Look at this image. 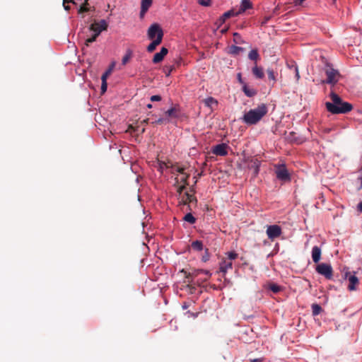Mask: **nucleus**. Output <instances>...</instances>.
I'll return each mask as SVG.
<instances>
[{"label":"nucleus","instance_id":"nucleus-1","mask_svg":"<svg viewBox=\"0 0 362 362\" xmlns=\"http://www.w3.org/2000/svg\"><path fill=\"white\" fill-rule=\"evenodd\" d=\"M329 96L332 102H326L325 107L332 114H345L353 109L351 103L344 102L337 93L332 92Z\"/></svg>","mask_w":362,"mask_h":362},{"label":"nucleus","instance_id":"nucleus-2","mask_svg":"<svg viewBox=\"0 0 362 362\" xmlns=\"http://www.w3.org/2000/svg\"><path fill=\"white\" fill-rule=\"evenodd\" d=\"M267 111L266 105L261 104L257 108L245 112L243 117V121L247 125L256 124L267 115Z\"/></svg>","mask_w":362,"mask_h":362},{"label":"nucleus","instance_id":"nucleus-3","mask_svg":"<svg viewBox=\"0 0 362 362\" xmlns=\"http://www.w3.org/2000/svg\"><path fill=\"white\" fill-rule=\"evenodd\" d=\"M147 35L149 40L158 39L163 40V32L160 26L158 23L152 24L148 29Z\"/></svg>","mask_w":362,"mask_h":362},{"label":"nucleus","instance_id":"nucleus-4","mask_svg":"<svg viewBox=\"0 0 362 362\" xmlns=\"http://www.w3.org/2000/svg\"><path fill=\"white\" fill-rule=\"evenodd\" d=\"M316 272L322 276H324L327 279H332L333 269L329 264L321 263L318 264L316 267Z\"/></svg>","mask_w":362,"mask_h":362},{"label":"nucleus","instance_id":"nucleus-5","mask_svg":"<svg viewBox=\"0 0 362 362\" xmlns=\"http://www.w3.org/2000/svg\"><path fill=\"white\" fill-rule=\"evenodd\" d=\"M108 24L105 20L95 21L90 25L89 29L95 33L96 36H99L100 33L107 29Z\"/></svg>","mask_w":362,"mask_h":362},{"label":"nucleus","instance_id":"nucleus-6","mask_svg":"<svg viewBox=\"0 0 362 362\" xmlns=\"http://www.w3.org/2000/svg\"><path fill=\"white\" fill-rule=\"evenodd\" d=\"M266 233L269 239L273 240L280 236L281 234V228L278 225L268 226Z\"/></svg>","mask_w":362,"mask_h":362},{"label":"nucleus","instance_id":"nucleus-7","mask_svg":"<svg viewBox=\"0 0 362 362\" xmlns=\"http://www.w3.org/2000/svg\"><path fill=\"white\" fill-rule=\"evenodd\" d=\"M276 177L282 181H287L290 180V176L285 165H279L276 169Z\"/></svg>","mask_w":362,"mask_h":362},{"label":"nucleus","instance_id":"nucleus-8","mask_svg":"<svg viewBox=\"0 0 362 362\" xmlns=\"http://www.w3.org/2000/svg\"><path fill=\"white\" fill-rule=\"evenodd\" d=\"M327 79L325 82L329 84H334L337 82V76H338L339 73L337 70L329 67L325 71Z\"/></svg>","mask_w":362,"mask_h":362},{"label":"nucleus","instance_id":"nucleus-9","mask_svg":"<svg viewBox=\"0 0 362 362\" xmlns=\"http://www.w3.org/2000/svg\"><path fill=\"white\" fill-rule=\"evenodd\" d=\"M345 278L349 281L348 289L349 291H355L356 289V286L359 283L358 277L356 276L355 274H351L349 272H346L345 274Z\"/></svg>","mask_w":362,"mask_h":362},{"label":"nucleus","instance_id":"nucleus-10","mask_svg":"<svg viewBox=\"0 0 362 362\" xmlns=\"http://www.w3.org/2000/svg\"><path fill=\"white\" fill-rule=\"evenodd\" d=\"M194 202L195 204L197 202L196 197L189 194V192H185L182 196L181 201L180 202V205H188L189 209L191 210L189 204Z\"/></svg>","mask_w":362,"mask_h":362},{"label":"nucleus","instance_id":"nucleus-11","mask_svg":"<svg viewBox=\"0 0 362 362\" xmlns=\"http://www.w3.org/2000/svg\"><path fill=\"white\" fill-rule=\"evenodd\" d=\"M228 146L226 144H218L214 147L212 153L216 156H225L228 154Z\"/></svg>","mask_w":362,"mask_h":362},{"label":"nucleus","instance_id":"nucleus-12","mask_svg":"<svg viewBox=\"0 0 362 362\" xmlns=\"http://www.w3.org/2000/svg\"><path fill=\"white\" fill-rule=\"evenodd\" d=\"M153 4V0H141V11L139 13L140 18H143L149 9V8Z\"/></svg>","mask_w":362,"mask_h":362},{"label":"nucleus","instance_id":"nucleus-13","mask_svg":"<svg viewBox=\"0 0 362 362\" xmlns=\"http://www.w3.org/2000/svg\"><path fill=\"white\" fill-rule=\"evenodd\" d=\"M168 50L165 47H162L160 51L154 54L152 62L154 64H158L162 62L164 57L167 55Z\"/></svg>","mask_w":362,"mask_h":362},{"label":"nucleus","instance_id":"nucleus-14","mask_svg":"<svg viewBox=\"0 0 362 362\" xmlns=\"http://www.w3.org/2000/svg\"><path fill=\"white\" fill-rule=\"evenodd\" d=\"M233 267V262L230 260L223 258L220 262L219 272L225 274L228 269Z\"/></svg>","mask_w":362,"mask_h":362},{"label":"nucleus","instance_id":"nucleus-15","mask_svg":"<svg viewBox=\"0 0 362 362\" xmlns=\"http://www.w3.org/2000/svg\"><path fill=\"white\" fill-rule=\"evenodd\" d=\"M181 272H185V274H186V278L188 279V282H191L192 281V278L193 277L197 276L199 274H202V273H204V274H205L206 275H209V276L211 275V274H210V272L209 271L204 270V269H199V270L195 271L193 273H188V274H187V272H185L184 269H182Z\"/></svg>","mask_w":362,"mask_h":362},{"label":"nucleus","instance_id":"nucleus-16","mask_svg":"<svg viewBox=\"0 0 362 362\" xmlns=\"http://www.w3.org/2000/svg\"><path fill=\"white\" fill-rule=\"evenodd\" d=\"M321 258V249L318 246H314L312 249V259L315 263H318Z\"/></svg>","mask_w":362,"mask_h":362},{"label":"nucleus","instance_id":"nucleus-17","mask_svg":"<svg viewBox=\"0 0 362 362\" xmlns=\"http://www.w3.org/2000/svg\"><path fill=\"white\" fill-rule=\"evenodd\" d=\"M189 177V175L185 173L180 175V177H175V185H188L187 180Z\"/></svg>","mask_w":362,"mask_h":362},{"label":"nucleus","instance_id":"nucleus-18","mask_svg":"<svg viewBox=\"0 0 362 362\" xmlns=\"http://www.w3.org/2000/svg\"><path fill=\"white\" fill-rule=\"evenodd\" d=\"M239 14H240V12H238V11H235L234 9H231L230 11L225 12L222 15V16L220 18V21H221V23H224L227 18H229L232 16H237Z\"/></svg>","mask_w":362,"mask_h":362},{"label":"nucleus","instance_id":"nucleus-19","mask_svg":"<svg viewBox=\"0 0 362 362\" xmlns=\"http://www.w3.org/2000/svg\"><path fill=\"white\" fill-rule=\"evenodd\" d=\"M252 4L250 0H241L240 7L238 10L240 14L245 12L246 10L251 8Z\"/></svg>","mask_w":362,"mask_h":362},{"label":"nucleus","instance_id":"nucleus-20","mask_svg":"<svg viewBox=\"0 0 362 362\" xmlns=\"http://www.w3.org/2000/svg\"><path fill=\"white\" fill-rule=\"evenodd\" d=\"M151 40L152 42L148 45L146 49L148 52H153L156 49L157 46L162 42L160 37L158 39Z\"/></svg>","mask_w":362,"mask_h":362},{"label":"nucleus","instance_id":"nucleus-21","mask_svg":"<svg viewBox=\"0 0 362 362\" xmlns=\"http://www.w3.org/2000/svg\"><path fill=\"white\" fill-rule=\"evenodd\" d=\"M243 90L247 97H253L257 94V91L248 87L246 84H243Z\"/></svg>","mask_w":362,"mask_h":362},{"label":"nucleus","instance_id":"nucleus-22","mask_svg":"<svg viewBox=\"0 0 362 362\" xmlns=\"http://www.w3.org/2000/svg\"><path fill=\"white\" fill-rule=\"evenodd\" d=\"M115 62H112L110 65L109 66V68L105 71V72L102 75L101 79H106L110 76V75L112 74L115 66Z\"/></svg>","mask_w":362,"mask_h":362},{"label":"nucleus","instance_id":"nucleus-23","mask_svg":"<svg viewBox=\"0 0 362 362\" xmlns=\"http://www.w3.org/2000/svg\"><path fill=\"white\" fill-rule=\"evenodd\" d=\"M252 74L257 78H262L264 77V72L262 69L261 67H258L257 66H255L252 68Z\"/></svg>","mask_w":362,"mask_h":362},{"label":"nucleus","instance_id":"nucleus-24","mask_svg":"<svg viewBox=\"0 0 362 362\" xmlns=\"http://www.w3.org/2000/svg\"><path fill=\"white\" fill-rule=\"evenodd\" d=\"M132 56H133L132 50H131L129 49H127L126 51L125 55L123 57V58L122 59V65H125L126 64H127L129 62V61L132 59Z\"/></svg>","mask_w":362,"mask_h":362},{"label":"nucleus","instance_id":"nucleus-25","mask_svg":"<svg viewBox=\"0 0 362 362\" xmlns=\"http://www.w3.org/2000/svg\"><path fill=\"white\" fill-rule=\"evenodd\" d=\"M204 103L205 105H206L207 107H209L211 108L213 107L214 105H217V104H218L217 100L212 97H209V98H206L204 100Z\"/></svg>","mask_w":362,"mask_h":362},{"label":"nucleus","instance_id":"nucleus-26","mask_svg":"<svg viewBox=\"0 0 362 362\" xmlns=\"http://www.w3.org/2000/svg\"><path fill=\"white\" fill-rule=\"evenodd\" d=\"M191 247L194 250L201 251L203 250V243L200 240H195L192 243Z\"/></svg>","mask_w":362,"mask_h":362},{"label":"nucleus","instance_id":"nucleus-27","mask_svg":"<svg viewBox=\"0 0 362 362\" xmlns=\"http://www.w3.org/2000/svg\"><path fill=\"white\" fill-rule=\"evenodd\" d=\"M183 220L190 224H194L196 222V218L191 213H187L184 217Z\"/></svg>","mask_w":362,"mask_h":362},{"label":"nucleus","instance_id":"nucleus-28","mask_svg":"<svg viewBox=\"0 0 362 362\" xmlns=\"http://www.w3.org/2000/svg\"><path fill=\"white\" fill-rule=\"evenodd\" d=\"M259 161L258 160H255L250 166V168L254 170V174L256 175L258 174L259 170Z\"/></svg>","mask_w":362,"mask_h":362},{"label":"nucleus","instance_id":"nucleus-29","mask_svg":"<svg viewBox=\"0 0 362 362\" xmlns=\"http://www.w3.org/2000/svg\"><path fill=\"white\" fill-rule=\"evenodd\" d=\"M259 54L257 49H252L248 54V57L251 60L256 61L259 59Z\"/></svg>","mask_w":362,"mask_h":362},{"label":"nucleus","instance_id":"nucleus-30","mask_svg":"<svg viewBox=\"0 0 362 362\" xmlns=\"http://www.w3.org/2000/svg\"><path fill=\"white\" fill-rule=\"evenodd\" d=\"M322 310V309L320 305H318V304H313L312 305V311H313V315H319L321 313Z\"/></svg>","mask_w":362,"mask_h":362},{"label":"nucleus","instance_id":"nucleus-31","mask_svg":"<svg viewBox=\"0 0 362 362\" xmlns=\"http://www.w3.org/2000/svg\"><path fill=\"white\" fill-rule=\"evenodd\" d=\"M165 115L169 117H177V110L175 107H172L165 112Z\"/></svg>","mask_w":362,"mask_h":362},{"label":"nucleus","instance_id":"nucleus-32","mask_svg":"<svg viewBox=\"0 0 362 362\" xmlns=\"http://www.w3.org/2000/svg\"><path fill=\"white\" fill-rule=\"evenodd\" d=\"M243 51V48L235 45H232L230 47V53L233 54H238L240 52Z\"/></svg>","mask_w":362,"mask_h":362},{"label":"nucleus","instance_id":"nucleus-33","mask_svg":"<svg viewBox=\"0 0 362 362\" xmlns=\"http://www.w3.org/2000/svg\"><path fill=\"white\" fill-rule=\"evenodd\" d=\"M226 255L227 257L226 259L230 260V262H232L233 259H235L238 257V253L234 251L227 252Z\"/></svg>","mask_w":362,"mask_h":362},{"label":"nucleus","instance_id":"nucleus-34","mask_svg":"<svg viewBox=\"0 0 362 362\" xmlns=\"http://www.w3.org/2000/svg\"><path fill=\"white\" fill-rule=\"evenodd\" d=\"M173 173H178L180 175L185 173V168L177 165L173 166Z\"/></svg>","mask_w":362,"mask_h":362},{"label":"nucleus","instance_id":"nucleus-35","mask_svg":"<svg viewBox=\"0 0 362 362\" xmlns=\"http://www.w3.org/2000/svg\"><path fill=\"white\" fill-rule=\"evenodd\" d=\"M88 0H86L85 2L78 9V13H81L83 12H88L89 11V8L88 7Z\"/></svg>","mask_w":362,"mask_h":362},{"label":"nucleus","instance_id":"nucleus-36","mask_svg":"<svg viewBox=\"0 0 362 362\" xmlns=\"http://www.w3.org/2000/svg\"><path fill=\"white\" fill-rule=\"evenodd\" d=\"M98 36L95 35V33L93 35L92 37L88 38L85 42V45L88 47L89 45L93 42H95Z\"/></svg>","mask_w":362,"mask_h":362},{"label":"nucleus","instance_id":"nucleus-37","mask_svg":"<svg viewBox=\"0 0 362 362\" xmlns=\"http://www.w3.org/2000/svg\"><path fill=\"white\" fill-rule=\"evenodd\" d=\"M269 288L272 291H273L275 293H278L280 291V287L275 284H271Z\"/></svg>","mask_w":362,"mask_h":362},{"label":"nucleus","instance_id":"nucleus-38","mask_svg":"<svg viewBox=\"0 0 362 362\" xmlns=\"http://www.w3.org/2000/svg\"><path fill=\"white\" fill-rule=\"evenodd\" d=\"M233 41L236 44L241 43L242 42L241 36L238 33H234V35H233Z\"/></svg>","mask_w":362,"mask_h":362},{"label":"nucleus","instance_id":"nucleus-39","mask_svg":"<svg viewBox=\"0 0 362 362\" xmlns=\"http://www.w3.org/2000/svg\"><path fill=\"white\" fill-rule=\"evenodd\" d=\"M102 80V85H101V91L103 93H104L107 90V83L106 79H101Z\"/></svg>","mask_w":362,"mask_h":362},{"label":"nucleus","instance_id":"nucleus-40","mask_svg":"<svg viewBox=\"0 0 362 362\" xmlns=\"http://www.w3.org/2000/svg\"><path fill=\"white\" fill-rule=\"evenodd\" d=\"M198 3L204 6H209L211 3V0H199Z\"/></svg>","mask_w":362,"mask_h":362},{"label":"nucleus","instance_id":"nucleus-41","mask_svg":"<svg viewBox=\"0 0 362 362\" xmlns=\"http://www.w3.org/2000/svg\"><path fill=\"white\" fill-rule=\"evenodd\" d=\"M175 186L177 187V192L179 194H181L186 187V186L183 185H176Z\"/></svg>","mask_w":362,"mask_h":362},{"label":"nucleus","instance_id":"nucleus-42","mask_svg":"<svg viewBox=\"0 0 362 362\" xmlns=\"http://www.w3.org/2000/svg\"><path fill=\"white\" fill-rule=\"evenodd\" d=\"M185 315L188 317V318H190V317H193V318H195L197 317L198 315V313H192L191 311H187L185 313Z\"/></svg>","mask_w":362,"mask_h":362},{"label":"nucleus","instance_id":"nucleus-43","mask_svg":"<svg viewBox=\"0 0 362 362\" xmlns=\"http://www.w3.org/2000/svg\"><path fill=\"white\" fill-rule=\"evenodd\" d=\"M267 74H268L269 79L273 80V81L275 80L274 74L272 70H270V69L267 70Z\"/></svg>","mask_w":362,"mask_h":362},{"label":"nucleus","instance_id":"nucleus-44","mask_svg":"<svg viewBox=\"0 0 362 362\" xmlns=\"http://www.w3.org/2000/svg\"><path fill=\"white\" fill-rule=\"evenodd\" d=\"M150 100L151 102L160 101V100H161V97L158 95H152L151 97Z\"/></svg>","mask_w":362,"mask_h":362},{"label":"nucleus","instance_id":"nucleus-45","mask_svg":"<svg viewBox=\"0 0 362 362\" xmlns=\"http://www.w3.org/2000/svg\"><path fill=\"white\" fill-rule=\"evenodd\" d=\"M68 3H69V0H63V6L66 11L70 10V6L67 5Z\"/></svg>","mask_w":362,"mask_h":362},{"label":"nucleus","instance_id":"nucleus-46","mask_svg":"<svg viewBox=\"0 0 362 362\" xmlns=\"http://www.w3.org/2000/svg\"><path fill=\"white\" fill-rule=\"evenodd\" d=\"M209 259V255L208 253V249H206L205 250V255L202 257V260L204 262H206Z\"/></svg>","mask_w":362,"mask_h":362},{"label":"nucleus","instance_id":"nucleus-47","mask_svg":"<svg viewBox=\"0 0 362 362\" xmlns=\"http://www.w3.org/2000/svg\"><path fill=\"white\" fill-rule=\"evenodd\" d=\"M264 360V358H258L255 359H250V362H263Z\"/></svg>","mask_w":362,"mask_h":362},{"label":"nucleus","instance_id":"nucleus-48","mask_svg":"<svg viewBox=\"0 0 362 362\" xmlns=\"http://www.w3.org/2000/svg\"><path fill=\"white\" fill-rule=\"evenodd\" d=\"M164 122V119L163 118H159L158 119L156 120L155 122H152L153 124H163Z\"/></svg>","mask_w":362,"mask_h":362},{"label":"nucleus","instance_id":"nucleus-49","mask_svg":"<svg viewBox=\"0 0 362 362\" xmlns=\"http://www.w3.org/2000/svg\"><path fill=\"white\" fill-rule=\"evenodd\" d=\"M305 0H296V8L302 6Z\"/></svg>","mask_w":362,"mask_h":362},{"label":"nucleus","instance_id":"nucleus-50","mask_svg":"<svg viewBox=\"0 0 362 362\" xmlns=\"http://www.w3.org/2000/svg\"><path fill=\"white\" fill-rule=\"evenodd\" d=\"M358 211L362 213V202H359L357 206Z\"/></svg>","mask_w":362,"mask_h":362},{"label":"nucleus","instance_id":"nucleus-51","mask_svg":"<svg viewBox=\"0 0 362 362\" xmlns=\"http://www.w3.org/2000/svg\"><path fill=\"white\" fill-rule=\"evenodd\" d=\"M238 79L240 81V83H243V81L241 78V74H238Z\"/></svg>","mask_w":362,"mask_h":362},{"label":"nucleus","instance_id":"nucleus-52","mask_svg":"<svg viewBox=\"0 0 362 362\" xmlns=\"http://www.w3.org/2000/svg\"><path fill=\"white\" fill-rule=\"evenodd\" d=\"M148 119H146L143 120V121L141 122V123H142V124H147V123H148Z\"/></svg>","mask_w":362,"mask_h":362},{"label":"nucleus","instance_id":"nucleus-53","mask_svg":"<svg viewBox=\"0 0 362 362\" xmlns=\"http://www.w3.org/2000/svg\"><path fill=\"white\" fill-rule=\"evenodd\" d=\"M188 308V305L186 303H184L182 305L183 309H187Z\"/></svg>","mask_w":362,"mask_h":362},{"label":"nucleus","instance_id":"nucleus-54","mask_svg":"<svg viewBox=\"0 0 362 362\" xmlns=\"http://www.w3.org/2000/svg\"><path fill=\"white\" fill-rule=\"evenodd\" d=\"M296 77H297L298 78H299L298 72V70L296 68Z\"/></svg>","mask_w":362,"mask_h":362},{"label":"nucleus","instance_id":"nucleus-55","mask_svg":"<svg viewBox=\"0 0 362 362\" xmlns=\"http://www.w3.org/2000/svg\"><path fill=\"white\" fill-rule=\"evenodd\" d=\"M269 20V17L266 18H265V20L263 21V23H266Z\"/></svg>","mask_w":362,"mask_h":362},{"label":"nucleus","instance_id":"nucleus-56","mask_svg":"<svg viewBox=\"0 0 362 362\" xmlns=\"http://www.w3.org/2000/svg\"><path fill=\"white\" fill-rule=\"evenodd\" d=\"M146 106L149 109L152 108V105L151 104H148Z\"/></svg>","mask_w":362,"mask_h":362},{"label":"nucleus","instance_id":"nucleus-57","mask_svg":"<svg viewBox=\"0 0 362 362\" xmlns=\"http://www.w3.org/2000/svg\"><path fill=\"white\" fill-rule=\"evenodd\" d=\"M69 1L73 3L74 4H76L74 0H69Z\"/></svg>","mask_w":362,"mask_h":362},{"label":"nucleus","instance_id":"nucleus-58","mask_svg":"<svg viewBox=\"0 0 362 362\" xmlns=\"http://www.w3.org/2000/svg\"><path fill=\"white\" fill-rule=\"evenodd\" d=\"M173 69V68H170V69L169 70V72L168 74H166L167 76L170 75V71Z\"/></svg>","mask_w":362,"mask_h":362},{"label":"nucleus","instance_id":"nucleus-59","mask_svg":"<svg viewBox=\"0 0 362 362\" xmlns=\"http://www.w3.org/2000/svg\"><path fill=\"white\" fill-rule=\"evenodd\" d=\"M144 131H145V129H144V128H143V129H141V133H144Z\"/></svg>","mask_w":362,"mask_h":362}]
</instances>
